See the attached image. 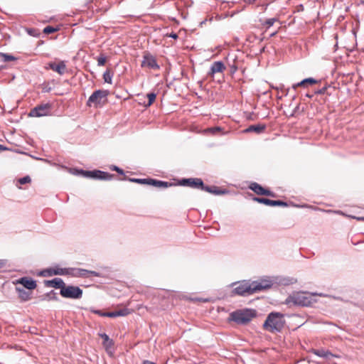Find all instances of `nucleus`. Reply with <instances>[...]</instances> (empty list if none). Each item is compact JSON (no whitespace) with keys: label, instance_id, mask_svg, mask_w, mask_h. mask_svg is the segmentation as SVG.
I'll return each instance as SVG.
<instances>
[{"label":"nucleus","instance_id":"f257e3e1","mask_svg":"<svg viewBox=\"0 0 364 364\" xmlns=\"http://www.w3.org/2000/svg\"><path fill=\"white\" fill-rule=\"evenodd\" d=\"M271 287V282L267 280L250 281L243 280L233 289V292L239 296H246Z\"/></svg>","mask_w":364,"mask_h":364},{"label":"nucleus","instance_id":"f03ea898","mask_svg":"<svg viewBox=\"0 0 364 364\" xmlns=\"http://www.w3.org/2000/svg\"><path fill=\"white\" fill-rule=\"evenodd\" d=\"M256 316V311L250 309L236 310L230 314V319L237 324L245 325Z\"/></svg>","mask_w":364,"mask_h":364},{"label":"nucleus","instance_id":"7ed1b4c3","mask_svg":"<svg viewBox=\"0 0 364 364\" xmlns=\"http://www.w3.org/2000/svg\"><path fill=\"white\" fill-rule=\"evenodd\" d=\"M311 296L307 295L304 292H294L289 295L285 300V304L289 305L293 304L295 306H309L312 304Z\"/></svg>","mask_w":364,"mask_h":364},{"label":"nucleus","instance_id":"20e7f679","mask_svg":"<svg viewBox=\"0 0 364 364\" xmlns=\"http://www.w3.org/2000/svg\"><path fill=\"white\" fill-rule=\"evenodd\" d=\"M109 91L107 90H95L89 97L87 105L88 107H101L107 102V96Z\"/></svg>","mask_w":364,"mask_h":364},{"label":"nucleus","instance_id":"39448f33","mask_svg":"<svg viewBox=\"0 0 364 364\" xmlns=\"http://www.w3.org/2000/svg\"><path fill=\"white\" fill-rule=\"evenodd\" d=\"M60 295L67 299H79L82 296V290L77 286L65 284L64 287L60 291Z\"/></svg>","mask_w":364,"mask_h":364},{"label":"nucleus","instance_id":"423d86ee","mask_svg":"<svg viewBox=\"0 0 364 364\" xmlns=\"http://www.w3.org/2000/svg\"><path fill=\"white\" fill-rule=\"evenodd\" d=\"M52 109L50 103L41 104L31 109L28 116L32 117H40L49 115Z\"/></svg>","mask_w":364,"mask_h":364},{"label":"nucleus","instance_id":"0eeeda50","mask_svg":"<svg viewBox=\"0 0 364 364\" xmlns=\"http://www.w3.org/2000/svg\"><path fill=\"white\" fill-rule=\"evenodd\" d=\"M141 65V67H146L152 70H159L160 68L155 57L148 52L144 53Z\"/></svg>","mask_w":364,"mask_h":364},{"label":"nucleus","instance_id":"6e6552de","mask_svg":"<svg viewBox=\"0 0 364 364\" xmlns=\"http://www.w3.org/2000/svg\"><path fill=\"white\" fill-rule=\"evenodd\" d=\"M15 285L21 284L24 288L28 290H33L36 288V281L28 277H23L13 282Z\"/></svg>","mask_w":364,"mask_h":364},{"label":"nucleus","instance_id":"1a4fd4ad","mask_svg":"<svg viewBox=\"0 0 364 364\" xmlns=\"http://www.w3.org/2000/svg\"><path fill=\"white\" fill-rule=\"evenodd\" d=\"M70 274H72L74 277H88L90 275L94 277L100 276V273L95 271H90L80 268H70Z\"/></svg>","mask_w":364,"mask_h":364},{"label":"nucleus","instance_id":"9d476101","mask_svg":"<svg viewBox=\"0 0 364 364\" xmlns=\"http://www.w3.org/2000/svg\"><path fill=\"white\" fill-rule=\"evenodd\" d=\"M179 184L183 186L200 189L203 186V181L198 178H183L180 181Z\"/></svg>","mask_w":364,"mask_h":364},{"label":"nucleus","instance_id":"9b49d317","mask_svg":"<svg viewBox=\"0 0 364 364\" xmlns=\"http://www.w3.org/2000/svg\"><path fill=\"white\" fill-rule=\"evenodd\" d=\"M249 188L254 191L257 195L273 196V193L256 182H252L250 184Z\"/></svg>","mask_w":364,"mask_h":364},{"label":"nucleus","instance_id":"f8f14e48","mask_svg":"<svg viewBox=\"0 0 364 364\" xmlns=\"http://www.w3.org/2000/svg\"><path fill=\"white\" fill-rule=\"evenodd\" d=\"M46 68L51 69L60 75H63L66 72V65L64 61H60L58 64L53 62H50L48 63Z\"/></svg>","mask_w":364,"mask_h":364},{"label":"nucleus","instance_id":"ddd939ff","mask_svg":"<svg viewBox=\"0 0 364 364\" xmlns=\"http://www.w3.org/2000/svg\"><path fill=\"white\" fill-rule=\"evenodd\" d=\"M297 282L296 279L294 277H284V276H274V284L288 286L295 284Z\"/></svg>","mask_w":364,"mask_h":364},{"label":"nucleus","instance_id":"4468645a","mask_svg":"<svg viewBox=\"0 0 364 364\" xmlns=\"http://www.w3.org/2000/svg\"><path fill=\"white\" fill-rule=\"evenodd\" d=\"M44 284L48 287H53L62 290V288L64 287L65 284L61 278L55 277L51 280H45Z\"/></svg>","mask_w":364,"mask_h":364},{"label":"nucleus","instance_id":"2eb2a0df","mask_svg":"<svg viewBox=\"0 0 364 364\" xmlns=\"http://www.w3.org/2000/svg\"><path fill=\"white\" fill-rule=\"evenodd\" d=\"M225 66L222 61H215L214 62L210 68V71L208 75L209 76L213 77L214 75L217 73H223L225 70Z\"/></svg>","mask_w":364,"mask_h":364},{"label":"nucleus","instance_id":"dca6fc26","mask_svg":"<svg viewBox=\"0 0 364 364\" xmlns=\"http://www.w3.org/2000/svg\"><path fill=\"white\" fill-rule=\"evenodd\" d=\"M284 325L285 320L284 319V314L274 312V331H281L284 327Z\"/></svg>","mask_w":364,"mask_h":364},{"label":"nucleus","instance_id":"f3484780","mask_svg":"<svg viewBox=\"0 0 364 364\" xmlns=\"http://www.w3.org/2000/svg\"><path fill=\"white\" fill-rule=\"evenodd\" d=\"M316 82H317V80H315L314 78L308 77V78H305V79L302 80L301 82H299L296 84L293 85L292 88L294 90H296L297 87H299L306 88L309 86L316 84Z\"/></svg>","mask_w":364,"mask_h":364},{"label":"nucleus","instance_id":"a211bd4d","mask_svg":"<svg viewBox=\"0 0 364 364\" xmlns=\"http://www.w3.org/2000/svg\"><path fill=\"white\" fill-rule=\"evenodd\" d=\"M99 336L103 339L102 345L107 353L111 352V349L113 348L114 341L110 339L109 336L105 333H99Z\"/></svg>","mask_w":364,"mask_h":364},{"label":"nucleus","instance_id":"6ab92c4d","mask_svg":"<svg viewBox=\"0 0 364 364\" xmlns=\"http://www.w3.org/2000/svg\"><path fill=\"white\" fill-rule=\"evenodd\" d=\"M266 125L264 124H252L246 128L243 132L250 133L255 132L256 134H261L265 130Z\"/></svg>","mask_w":364,"mask_h":364},{"label":"nucleus","instance_id":"aec40b11","mask_svg":"<svg viewBox=\"0 0 364 364\" xmlns=\"http://www.w3.org/2000/svg\"><path fill=\"white\" fill-rule=\"evenodd\" d=\"M200 189L203 191H205L208 193H213L215 195H223V194L228 193V191L226 190H221L220 188H219L218 186H205L203 184V187H201Z\"/></svg>","mask_w":364,"mask_h":364},{"label":"nucleus","instance_id":"412c9836","mask_svg":"<svg viewBox=\"0 0 364 364\" xmlns=\"http://www.w3.org/2000/svg\"><path fill=\"white\" fill-rule=\"evenodd\" d=\"M46 272L48 275H67L70 274V269L67 268H56V269H48L43 272Z\"/></svg>","mask_w":364,"mask_h":364},{"label":"nucleus","instance_id":"4be33fe9","mask_svg":"<svg viewBox=\"0 0 364 364\" xmlns=\"http://www.w3.org/2000/svg\"><path fill=\"white\" fill-rule=\"evenodd\" d=\"M15 289L21 301H27L31 299V293L26 291L23 288L16 287Z\"/></svg>","mask_w":364,"mask_h":364},{"label":"nucleus","instance_id":"5701e85b","mask_svg":"<svg viewBox=\"0 0 364 364\" xmlns=\"http://www.w3.org/2000/svg\"><path fill=\"white\" fill-rule=\"evenodd\" d=\"M114 177V175L111 174L108 172L97 170V173H96L95 179L109 181V180L112 179Z\"/></svg>","mask_w":364,"mask_h":364},{"label":"nucleus","instance_id":"b1692460","mask_svg":"<svg viewBox=\"0 0 364 364\" xmlns=\"http://www.w3.org/2000/svg\"><path fill=\"white\" fill-rule=\"evenodd\" d=\"M263 327L264 329L273 332V311L268 314L267 320L263 324Z\"/></svg>","mask_w":364,"mask_h":364},{"label":"nucleus","instance_id":"393cba45","mask_svg":"<svg viewBox=\"0 0 364 364\" xmlns=\"http://www.w3.org/2000/svg\"><path fill=\"white\" fill-rule=\"evenodd\" d=\"M149 185L158 188H167L168 186H171L172 184L166 181L151 178V181H149Z\"/></svg>","mask_w":364,"mask_h":364},{"label":"nucleus","instance_id":"a878e982","mask_svg":"<svg viewBox=\"0 0 364 364\" xmlns=\"http://www.w3.org/2000/svg\"><path fill=\"white\" fill-rule=\"evenodd\" d=\"M75 172L85 178H95L97 170L94 171H84L82 169L75 170Z\"/></svg>","mask_w":364,"mask_h":364},{"label":"nucleus","instance_id":"bb28decb","mask_svg":"<svg viewBox=\"0 0 364 364\" xmlns=\"http://www.w3.org/2000/svg\"><path fill=\"white\" fill-rule=\"evenodd\" d=\"M252 200L259 203H262L269 206H273V200L255 196H253Z\"/></svg>","mask_w":364,"mask_h":364},{"label":"nucleus","instance_id":"cd10ccee","mask_svg":"<svg viewBox=\"0 0 364 364\" xmlns=\"http://www.w3.org/2000/svg\"><path fill=\"white\" fill-rule=\"evenodd\" d=\"M16 60V58L10 54L0 53V62L7 63Z\"/></svg>","mask_w":364,"mask_h":364},{"label":"nucleus","instance_id":"c85d7f7f","mask_svg":"<svg viewBox=\"0 0 364 364\" xmlns=\"http://www.w3.org/2000/svg\"><path fill=\"white\" fill-rule=\"evenodd\" d=\"M129 181L131 182L139 183V184H144V185H149V181H151V178H129Z\"/></svg>","mask_w":364,"mask_h":364},{"label":"nucleus","instance_id":"c756f323","mask_svg":"<svg viewBox=\"0 0 364 364\" xmlns=\"http://www.w3.org/2000/svg\"><path fill=\"white\" fill-rule=\"evenodd\" d=\"M112 77L113 73L109 69H107L103 74V79L105 82L109 84L112 83Z\"/></svg>","mask_w":364,"mask_h":364},{"label":"nucleus","instance_id":"7c9ffc66","mask_svg":"<svg viewBox=\"0 0 364 364\" xmlns=\"http://www.w3.org/2000/svg\"><path fill=\"white\" fill-rule=\"evenodd\" d=\"M147 97H148L149 100H148V103L146 105V107H149L155 101L156 97V95L154 92H150V93L147 94Z\"/></svg>","mask_w":364,"mask_h":364},{"label":"nucleus","instance_id":"2f4dec72","mask_svg":"<svg viewBox=\"0 0 364 364\" xmlns=\"http://www.w3.org/2000/svg\"><path fill=\"white\" fill-rule=\"evenodd\" d=\"M45 296H46V298L48 300H54V301H58V297L57 296V293L55 292L53 290H52L50 292L47 293L45 295Z\"/></svg>","mask_w":364,"mask_h":364},{"label":"nucleus","instance_id":"473e14b6","mask_svg":"<svg viewBox=\"0 0 364 364\" xmlns=\"http://www.w3.org/2000/svg\"><path fill=\"white\" fill-rule=\"evenodd\" d=\"M97 60L98 66H103V65H105V64L106 63L107 58L104 54H100L97 57Z\"/></svg>","mask_w":364,"mask_h":364},{"label":"nucleus","instance_id":"72a5a7b5","mask_svg":"<svg viewBox=\"0 0 364 364\" xmlns=\"http://www.w3.org/2000/svg\"><path fill=\"white\" fill-rule=\"evenodd\" d=\"M117 316H127L130 311L128 309L124 308L119 310H116Z\"/></svg>","mask_w":364,"mask_h":364},{"label":"nucleus","instance_id":"f704fd0d","mask_svg":"<svg viewBox=\"0 0 364 364\" xmlns=\"http://www.w3.org/2000/svg\"><path fill=\"white\" fill-rule=\"evenodd\" d=\"M58 30V29L57 28H55V27H53L50 26H48L44 28L43 33L46 34H50V33H55Z\"/></svg>","mask_w":364,"mask_h":364},{"label":"nucleus","instance_id":"c9c22d12","mask_svg":"<svg viewBox=\"0 0 364 364\" xmlns=\"http://www.w3.org/2000/svg\"><path fill=\"white\" fill-rule=\"evenodd\" d=\"M314 353L320 357L327 358L328 355L331 354L329 352H326L323 350H316Z\"/></svg>","mask_w":364,"mask_h":364},{"label":"nucleus","instance_id":"e433bc0d","mask_svg":"<svg viewBox=\"0 0 364 364\" xmlns=\"http://www.w3.org/2000/svg\"><path fill=\"white\" fill-rule=\"evenodd\" d=\"M31 181L30 176H24L23 178H21L18 179V183L20 184H26L27 183H30Z\"/></svg>","mask_w":364,"mask_h":364},{"label":"nucleus","instance_id":"4c0bfd02","mask_svg":"<svg viewBox=\"0 0 364 364\" xmlns=\"http://www.w3.org/2000/svg\"><path fill=\"white\" fill-rule=\"evenodd\" d=\"M102 317H110V318L117 317V311H111V312H105L104 314H102Z\"/></svg>","mask_w":364,"mask_h":364},{"label":"nucleus","instance_id":"58836bf2","mask_svg":"<svg viewBox=\"0 0 364 364\" xmlns=\"http://www.w3.org/2000/svg\"><path fill=\"white\" fill-rule=\"evenodd\" d=\"M274 206H287V203L281 200H274Z\"/></svg>","mask_w":364,"mask_h":364},{"label":"nucleus","instance_id":"ea45409f","mask_svg":"<svg viewBox=\"0 0 364 364\" xmlns=\"http://www.w3.org/2000/svg\"><path fill=\"white\" fill-rule=\"evenodd\" d=\"M110 168H111V170L115 171H117L118 173H119L121 175L124 174V171L122 168H120L119 167L117 166H112Z\"/></svg>","mask_w":364,"mask_h":364},{"label":"nucleus","instance_id":"a19ab883","mask_svg":"<svg viewBox=\"0 0 364 364\" xmlns=\"http://www.w3.org/2000/svg\"><path fill=\"white\" fill-rule=\"evenodd\" d=\"M326 91H327V87H323L319 89L318 90L316 91L315 93L323 95V94L326 93Z\"/></svg>","mask_w":364,"mask_h":364},{"label":"nucleus","instance_id":"79ce46f5","mask_svg":"<svg viewBox=\"0 0 364 364\" xmlns=\"http://www.w3.org/2000/svg\"><path fill=\"white\" fill-rule=\"evenodd\" d=\"M299 112V105H297L293 109V112L291 114V115H294Z\"/></svg>","mask_w":364,"mask_h":364},{"label":"nucleus","instance_id":"37998d69","mask_svg":"<svg viewBox=\"0 0 364 364\" xmlns=\"http://www.w3.org/2000/svg\"><path fill=\"white\" fill-rule=\"evenodd\" d=\"M265 23L268 25V26H273V18L267 19Z\"/></svg>","mask_w":364,"mask_h":364},{"label":"nucleus","instance_id":"c03bdc74","mask_svg":"<svg viewBox=\"0 0 364 364\" xmlns=\"http://www.w3.org/2000/svg\"><path fill=\"white\" fill-rule=\"evenodd\" d=\"M210 131L211 132H213V133H215V132H217L220 131V127H213V128H210Z\"/></svg>","mask_w":364,"mask_h":364},{"label":"nucleus","instance_id":"a18cd8bd","mask_svg":"<svg viewBox=\"0 0 364 364\" xmlns=\"http://www.w3.org/2000/svg\"><path fill=\"white\" fill-rule=\"evenodd\" d=\"M274 90H277V88L274 87ZM276 92H277V93H276V94L274 93V95H276V97H277V100H281V99H282V96H283V95H279V91H278V90H276Z\"/></svg>","mask_w":364,"mask_h":364},{"label":"nucleus","instance_id":"49530a36","mask_svg":"<svg viewBox=\"0 0 364 364\" xmlns=\"http://www.w3.org/2000/svg\"><path fill=\"white\" fill-rule=\"evenodd\" d=\"M92 312H93L95 314H98L100 316H102V314H105V312H102L100 310H92Z\"/></svg>","mask_w":364,"mask_h":364},{"label":"nucleus","instance_id":"de8ad7c7","mask_svg":"<svg viewBox=\"0 0 364 364\" xmlns=\"http://www.w3.org/2000/svg\"><path fill=\"white\" fill-rule=\"evenodd\" d=\"M297 11H303L304 10V6L302 4H299L296 7Z\"/></svg>","mask_w":364,"mask_h":364},{"label":"nucleus","instance_id":"09e8293b","mask_svg":"<svg viewBox=\"0 0 364 364\" xmlns=\"http://www.w3.org/2000/svg\"><path fill=\"white\" fill-rule=\"evenodd\" d=\"M169 36L174 39L178 38V35L175 33H171Z\"/></svg>","mask_w":364,"mask_h":364},{"label":"nucleus","instance_id":"8fccbe9b","mask_svg":"<svg viewBox=\"0 0 364 364\" xmlns=\"http://www.w3.org/2000/svg\"><path fill=\"white\" fill-rule=\"evenodd\" d=\"M142 364H155L154 362L149 360H144Z\"/></svg>","mask_w":364,"mask_h":364},{"label":"nucleus","instance_id":"3c124183","mask_svg":"<svg viewBox=\"0 0 364 364\" xmlns=\"http://www.w3.org/2000/svg\"><path fill=\"white\" fill-rule=\"evenodd\" d=\"M6 148L3 145L0 144V151L6 150Z\"/></svg>","mask_w":364,"mask_h":364},{"label":"nucleus","instance_id":"603ef678","mask_svg":"<svg viewBox=\"0 0 364 364\" xmlns=\"http://www.w3.org/2000/svg\"><path fill=\"white\" fill-rule=\"evenodd\" d=\"M4 261H2V260H0V269H1V267H4Z\"/></svg>","mask_w":364,"mask_h":364},{"label":"nucleus","instance_id":"864d4df0","mask_svg":"<svg viewBox=\"0 0 364 364\" xmlns=\"http://www.w3.org/2000/svg\"><path fill=\"white\" fill-rule=\"evenodd\" d=\"M357 220H360V221H364V217H359V218H357Z\"/></svg>","mask_w":364,"mask_h":364},{"label":"nucleus","instance_id":"5fc2aeb1","mask_svg":"<svg viewBox=\"0 0 364 364\" xmlns=\"http://www.w3.org/2000/svg\"><path fill=\"white\" fill-rule=\"evenodd\" d=\"M306 96L307 97H312V95H309V94H308V93H306Z\"/></svg>","mask_w":364,"mask_h":364}]
</instances>
